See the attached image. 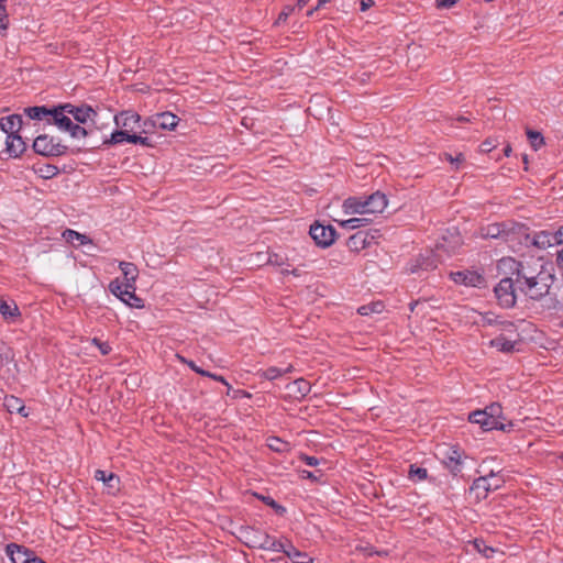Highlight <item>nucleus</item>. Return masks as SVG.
I'll use <instances>...</instances> for the list:
<instances>
[{
    "mask_svg": "<svg viewBox=\"0 0 563 563\" xmlns=\"http://www.w3.org/2000/svg\"><path fill=\"white\" fill-rule=\"evenodd\" d=\"M509 261L511 262V275L515 276L516 289L519 290V294L533 301H540L549 294L554 282V276L550 272L544 271L543 267L537 272L522 262L512 258Z\"/></svg>",
    "mask_w": 563,
    "mask_h": 563,
    "instance_id": "1",
    "label": "nucleus"
},
{
    "mask_svg": "<svg viewBox=\"0 0 563 563\" xmlns=\"http://www.w3.org/2000/svg\"><path fill=\"white\" fill-rule=\"evenodd\" d=\"M482 231L484 238L501 239L510 243L518 239L519 233L525 231V225L515 222H499L488 224Z\"/></svg>",
    "mask_w": 563,
    "mask_h": 563,
    "instance_id": "2",
    "label": "nucleus"
},
{
    "mask_svg": "<svg viewBox=\"0 0 563 563\" xmlns=\"http://www.w3.org/2000/svg\"><path fill=\"white\" fill-rule=\"evenodd\" d=\"M515 276L505 277L494 287L495 298L501 308L510 309L516 306L517 294L519 292Z\"/></svg>",
    "mask_w": 563,
    "mask_h": 563,
    "instance_id": "3",
    "label": "nucleus"
},
{
    "mask_svg": "<svg viewBox=\"0 0 563 563\" xmlns=\"http://www.w3.org/2000/svg\"><path fill=\"white\" fill-rule=\"evenodd\" d=\"M33 150L42 156H62L67 153L68 147L59 139L47 134L38 135L33 142Z\"/></svg>",
    "mask_w": 563,
    "mask_h": 563,
    "instance_id": "4",
    "label": "nucleus"
},
{
    "mask_svg": "<svg viewBox=\"0 0 563 563\" xmlns=\"http://www.w3.org/2000/svg\"><path fill=\"white\" fill-rule=\"evenodd\" d=\"M503 481L500 478H496L493 473L488 476H479L474 479L471 486V493L475 495V500L478 503L487 498L490 492L497 490Z\"/></svg>",
    "mask_w": 563,
    "mask_h": 563,
    "instance_id": "5",
    "label": "nucleus"
},
{
    "mask_svg": "<svg viewBox=\"0 0 563 563\" xmlns=\"http://www.w3.org/2000/svg\"><path fill=\"white\" fill-rule=\"evenodd\" d=\"M239 539L250 549H261L268 540V533L252 526H241L238 529Z\"/></svg>",
    "mask_w": 563,
    "mask_h": 563,
    "instance_id": "6",
    "label": "nucleus"
},
{
    "mask_svg": "<svg viewBox=\"0 0 563 563\" xmlns=\"http://www.w3.org/2000/svg\"><path fill=\"white\" fill-rule=\"evenodd\" d=\"M59 109L73 115L74 120L79 124H87L89 122L96 123L97 111L89 104L82 103L75 106L71 103H63L59 104Z\"/></svg>",
    "mask_w": 563,
    "mask_h": 563,
    "instance_id": "7",
    "label": "nucleus"
},
{
    "mask_svg": "<svg viewBox=\"0 0 563 563\" xmlns=\"http://www.w3.org/2000/svg\"><path fill=\"white\" fill-rule=\"evenodd\" d=\"M309 234L318 246L329 247L335 241L336 231L332 225H324L317 221L310 227Z\"/></svg>",
    "mask_w": 563,
    "mask_h": 563,
    "instance_id": "8",
    "label": "nucleus"
},
{
    "mask_svg": "<svg viewBox=\"0 0 563 563\" xmlns=\"http://www.w3.org/2000/svg\"><path fill=\"white\" fill-rule=\"evenodd\" d=\"M451 279L460 285L468 286V287H484L486 284V279L483 274L476 271H459L452 272L450 274Z\"/></svg>",
    "mask_w": 563,
    "mask_h": 563,
    "instance_id": "9",
    "label": "nucleus"
},
{
    "mask_svg": "<svg viewBox=\"0 0 563 563\" xmlns=\"http://www.w3.org/2000/svg\"><path fill=\"white\" fill-rule=\"evenodd\" d=\"M527 231L528 229L525 227V231L518 235V239L523 238L526 246L533 245L540 250H545L547 247L554 245L552 233L541 231L531 236Z\"/></svg>",
    "mask_w": 563,
    "mask_h": 563,
    "instance_id": "10",
    "label": "nucleus"
},
{
    "mask_svg": "<svg viewBox=\"0 0 563 563\" xmlns=\"http://www.w3.org/2000/svg\"><path fill=\"white\" fill-rule=\"evenodd\" d=\"M387 207V198L384 194L376 191L364 198L365 214L382 213Z\"/></svg>",
    "mask_w": 563,
    "mask_h": 563,
    "instance_id": "11",
    "label": "nucleus"
},
{
    "mask_svg": "<svg viewBox=\"0 0 563 563\" xmlns=\"http://www.w3.org/2000/svg\"><path fill=\"white\" fill-rule=\"evenodd\" d=\"M7 554L12 563H31L36 559L33 552L22 545L10 543L7 545Z\"/></svg>",
    "mask_w": 563,
    "mask_h": 563,
    "instance_id": "12",
    "label": "nucleus"
},
{
    "mask_svg": "<svg viewBox=\"0 0 563 563\" xmlns=\"http://www.w3.org/2000/svg\"><path fill=\"white\" fill-rule=\"evenodd\" d=\"M443 464L453 476H457L462 472V453L456 448H450L443 459Z\"/></svg>",
    "mask_w": 563,
    "mask_h": 563,
    "instance_id": "13",
    "label": "nucleus"
},
{
    "mask_svg": "<svg viewBox=\"0 0 563 563\" xmlns=\"http://www.w3.org/2000/svg\"><path fill=\"white\" fill-rule=\"evenodd\" d=\"M470 422L479 424L481 428L484 431H490V430H501V431H510L512 428V423H504L500 420L496 418H490V416L476 418V419H468Z\"/></svg>",
    "mask_w": 563,
    "mask_h": 563,
    "instance_id": "14",
    "label": "nucleus"
},
{
    "mask_svg": "<svg viewBox=\"0 0 563 563\" xmlns=\"http://www.w3.org/2000/svg\"><path fill=\"white\" fill-rule=\"evenodd\" d=\"M47 123L55 124L59 130L68 132L74 122L67 115V112L59 109L58 104L52 108V114L47 119Z\"/></svg>",
    "mask_w": 563,
    "mask_h": 563,
    "instance_id": "15",
    "label": "nucleus"
},
{
    "mask_svg": "<svg viewBox=\"0 0 563 563\" xmlns=\"http://www.w3.org/2000/svg\"><path fill=\"white\" fill-rule=\"evenodd\" d=\"M26 150V144L21 137V135H10L5 139V153H8L9 157H20L23 152Z\"/></svg>",
    "mask_w": 563,
    "mask_h": 563,
    "instance_id": "16",
    "label": "nucleus"
},
{
    "mask_svg": "<svg viewBox=\"0 0 563 563\" xmlns=\"http://www.w3.org/2000/svg\"><path fill=\"white\" fill-rule=\"evenodd\" d=\"M22 126V117L19 114H11L0 119V128L7 134L16 135Z\"/></svg>",
    "mask_w": 563,
    "mask_h": 563,
    "instance_id": "17",
    "label": "nucleus"
},
{
    "mask_svg": "<svg viewBox=\"0 0 563 563\" xmlns=\"http://www.w3.org/2000/svg\"><path fill=\"white\" fill-rule=\"evenodd\" d=\"M178 117L172 112L157 113L153 118V125L162 130H174L178 124Z\"/></svg>",
    "mask_w": 563,
    "mask_h": 563,
    "instance_id": "18",
    "label": "nucleus"
},
{
    "mask_svg": "<svg viewBox=\"0 0 563 563\" xmlns=\"http://www.w3.org/2000/svg\"><path fill=\"white\" fill-rule=\"evenodd\" d=\"M0 313L5 321L14 322L20 317V309L14 300H0Z\"/></svg>",
    "mask_w": 563,
    "mask_h": 563,
    "instance_id": "19",
    "label": "nucleus"
},
{
    "mask_svg": "<svg viewBox=\"0 0 563 563\" xmlns=\"http://www.w3.org/2000/svg\"><path fill=\"white\" fill-rule=\"evenodd\" d=\"M119 268L124 276L128 288L135 289V283L139 276V269L136 265L134 263L123 261L119 263Z\"/></svg>",
    "mask_w": 563,
    "mask_h": 563,
    "instance_id": "20",
    "label": "nucleus"
},
{
    "mask_svg": "<svg viewBox=\"0 0 563 563\" xmlns=\"http://www.w3.org/2000/svg\"><path fill=\"white\" fill-rule=\"evenodd\" d=\"M490 416V418H496L500 420L503 418V408L500 404L493 402L486 406L483 410H475L470 413L468 419H476L482 417Z\"/></svg>",
    "mask_w": 563,
    "mask_h": 563,
    "instance_id": "21",
    "label": "nucleus"
},
{
    "mask_svg": "<svg viewBox=\"0 0 563 563\" xmlns=\"http://www.w3.org/2000/svg\"><path fill=\"white\" fill-rule=\"evenodd\" d=\"M287 388L296 398H302L307 396L311 390V385L303 378H298L287 385Z\"/></svg>",
    "mask_w": 563,
    "mask_h": 563,
    "instance_id": "22",
    "label": "nucleus"
},
{
    "mask_svg": "<svg viewBox=\"0 0 563 563\" xmlns=\"http://www.w3.org/2000/svg\"><path fill=\"white\" fill-rule=\"evenodd\" d=\"M24 113L31 120H45L47 122V119L52 114V108H47L46 106L27 107L24 109Z\"/></svg>",
    "mask_w": 563,
    "mask_h": 563,
    "instance_id": "23",
    "label": "nucleus"
},
{
    "mask_svg": "<svg viewBox=\"0 0 563 563\" xmlns=\"http://www.w3.org/2000/svg\"><path fill=\"white\" fill-rule=\"evenodd\" d=\"M364 199L360 197H350L344 200L343 207L347 213L365 214Z\"/></svg>",
    "mask_w": 563,
    "mask_h": 563,
    "instance_id": "24",
    "label": "nucleus"
},
{
    "mask_svg": "<svg viewBox=\"0 0 563 563\" xmlns=\"http://www.w3.org/2000/svg\"><path fill=\"white\" fill-rule=\"evenodd\" d=\"M286 555L294 563H311L312 562V558H310L308 555V553L298 550L290 542L287 543Z\"/></svg>",
    "mask_w": 563,
    "mask_h": 563,
    "instance_id": "25",
    "label": "nucleus"
},
{
    "mask_svg": "<svg viewBox=\"0 0 563 563\" xmlns=\"http://www.w3.org/2000/svg\"><path fill=\"white\" fill-rule=\"evenodd\" d=\"M63 238L66 240V242L71 244H74L75 241H78L79 245L92 244V240L89 236L71 229H66L63 232Z\"/></svg>",
    "mask_w": 563,
    "mask_h": 563,
    "instance_id": "26",
    "label": "nucleus"
},
{
    "mask_svg": "<svg viewBox=\"0 0 563 563\" xmlns=\"http://www.w3.org/2000/svg\"><path fill=\"white\" fill-rule=\"evenodd\" d=\"M140 115L137 113L123 111L120 114L114 115V120L117 125L122 124L124 128H132V123H136L140 121Z\"/></svg>",
    "mask_w": 563,
    "mask_h": 563,
    "instance_id": "27",
    "label": "nucleus"
},
{
    "mask_svg": "<svg viewBox=\"0 0 563 563\" xmlns=\"http://www.w3.org/2000/svg\"><path fill=\"white\" fill-rule=\"evenodd\" d=\"M365 236L363 238V233H361L360 231H357L356 233L352 234L347 241H346V246L349 247L350 251L352 252H361L362 250L365 249Z\"/></svg>",
    "mask_w": 563,
    "mask_h": 563,
    "instance_id": "28",
    "label": "nucleus"
},
{
    "mask_svg": "<svg viewBox=\"0 0 563 563\" xmlns=\"http://www.w3.org/2000/svg\"><path fill=\"white\" fill-rule=\"evenodd\" d=\"M126 284H123L119 278L113 279L109 284V290L118 297L121 301L125 300L126 291H128Z\"/></svg>",
    "mask_w": 563,
    "mask_h": 563,
    "instance_id": "29",
    "label": "nucleus"
},
{
    "mask_svg": "<svg viewBox=\"0 0 563 563\" xmlns=\"http://www.w3.org/2000/svg\"><path fill=\"white\" fill-rule=\"evenodd\" d=\"M490 345L500 352L510 353L515 350V343L500 335L490 341Z\"/></svg>",
    "mask_w": 563,
    "mask_h": 563,
    "instance_id": "30",
    "label": "nucleus"
},
{
    "mask_svg": "<svg viewBox=\"0 0 563 563\" xmlns=\"http://www.w3.org/2000/svg\"><path fill=\"white\" fill-rule=\"evenodd\" d=\"M385 306L382 301L369 302L367 305H363L357 309V312L361 316H371L373 313L383 312Z\"/></svg>",
    "mask_w": 563,
    "mask_h": 563,
    "instance_id": "31",
    "label": "nucleus"
},
{
    "mask_svg": "<svg viewBox=\"0 0 563 563\" xmlns=\"http://www.w3.org/2000/svg\"><path fill=\"white\" fill-rule=\"evenodd\" d=\"M262 550L283 552L286 555L287 544L280 540H276L268 534V540L265 541V547H263Z\"/></svg>",
    "mask_w": 563,
    "mask_h": 563,
    "instance_id": "32",
    "label": "nucleus"
},
{
    "mask_svg": "<svg viewBox=\"0 0 563 563\" xmlns=\"http://www.w3.org/2000/svg\"><path fill=\"white\" fill-rule=\"evenodd\" d=\"M256 498L262 500L265 505L273 508L275 512L279 516H283L286 512V508L279 505L276 500H274L271 496H265L262 494H254Z\"/></svg>",
    "mask_w": 563,
    "mask_h": 563,
    "instance_id": "33",
    "label": "nucleus"
},
{
    "mask_svg": "<svg viewBox=\"0 0 563 563\" xmlns=\"http://www.w3.org/2000/svg\"><path fill=\"white\" fill-rule=\"evenodd\" d=\"M408 477L413 482H421L428 477V471L424 467L411 464L409 466Z\"/></svg>",
    "mask_w": 563,
    "mask_h": 563,
    "instance_id": "34",
    "label": "nucleus"
},
{
    "mask_svg": "<svg viewBox=\"0 0 563 563\" xmlns=\"http://www.w3.org/2000/svg\"><path fill=\"white\" fill-rule=\"evenodd\" d=\"M3 405L10 413H13L16 412V410L19 409H22L23 400L13 395H9L4 397Z\"/></svg>",
    "mask_w": 563,
    "mask_h": 563,
    "instance_id": "35",
    "label": "nucleus"
},
{
    "mask_svg": "<svg viewBox=\"0 0 563 563\" xmlns=\"http://www.w3.org/2000/svg\"><path fill=\"white\" fill-rule=\"evenodd\" d=\"M527 136L534 151H538L542 145H544V137L540 132L529 129L527 130Z\"/></svg>",
    "mask_w": 563,
    "mask_h": 563,
    "instance_id": "36",
    "label": "nucleus"
},
{
    "mask_svg": "<svg viewBox=\"0 0 563 563\" xmlns=\"http://www.w3.org/2000/svg\"><path fill=\"white\" fill-rule=\"evenodd\" d=\"M369 222H371V219H368V218H351V219L341 221L340 224L343 228L354 230V229H358L361 227H365V225L369 224Z\"/></svg>",
    "mask_w": 563,
    "mask_h": 563,
    "instance_id": "37",
    "label": "nucleus"
},
{
    "mask_svg": "<svg viewBox=\"0 0 563 563\" xmlns=\"http://www.w3.org/2000/svg\"><path fill=\"white\" fill-rule=\"evenodd\" d=\"M128 131L126 130H115L112 132L110 139L104 140L103 144L106 145H115L120 144L124 141L128 142Z\"/></svg>",
    "mask_w": 563,
    "mask_h": 563,
    "instance_id": "38",
    "label": "nucleus"
},
{
    "mask_svg": "<svg viewBox=\"0 0 563 563\" xmlns=\"http://www.w3.org/2000/svg\"><path fill=\"white\" fill-rule=\"evenodd\" d=\"M125 300H122L125 305L132 308H143V300L136 296L135 289H128Z\"/></svg>",
    "mask_w": 563,
    "mask_h": 563,
    "instance_id": "39",
    "label": "nucleus"
},
{
    "mask_svg": "<svg viewBox=\"0 0 563 563\" xmlns=\"http://www.w3.org/2000/svg\"><path fill=\"white\" fill-rule=\"evenodd\" d=\"M257 375L261 377V378H265L267 380H274L280 376H283V372H282V368H278L276 366H271L264 371H260L257 373Z\"/></svg>",
    "mask_w": 563,
    "mask_h": 563,
    "instance_id": "40",
    "label": "nucleus"
},
{
    "mask_svg": "<svg viewBox=\"0 0 563 563\" xmlns=\"http://www.w3.org/2000/svg\"><path fill=\"white\" fill-rule=\"evenodd\" d=\"M268 448L275 452H284L287 450L288 443L277 437H271L268 438Z\"/></svg>",
    "mask_w": 563,
    "mask_h": 563,
    "instance_id": "41",
    "label": "nucleus"
},
{
    "mask_svg": "<svg viewBox=\"0 0 563 563\" xmlns=\"http://www.w3.org/2000/svg\"><path fill=\"white\" fill-rule=\"evenodd\" d=\"M128 142L133 144H141L147 147H152L154 145L150 137L130 133H128Z\"/></svg>",
    "mask_w": 563,
    "mask_h": 563,
    "instance_id": "42",
    "label": "nucleus"
},
{
    "mask_svg": "<svg viewBox=\"0 0 563 563\" xmlns=\"http://www.w3.org/2000/svg\"><path fill=\"white\" fill-rule=\"evenodd\" d=\"M68 133L74 139H82V137L88 136L89 131L86 128L80 126L79 123H73Z\"/></svg>",
    "mask_w": 563,
    "mask_h": 563,
    "instance_id": "43",
    "label": "nucleus"
},
{
    "mask_svg": "<svg viewBox=\"0 0 563 563\" xmlns=\"http://www.w3.org/2000/svg\"><path fill=\"white\" fill-rule=\"evenodd\" d=\"M96 479L104 482H115L119 483V477L113 473L107 474L106 471L97 470L95 474Z\"/></svg>",
    "mask_w": 563,
    "mask_h": 563,
    "instance_id": "44",
    "label": "nucleus"
},
{
    "mask_svg": "<svg viewBox=\"0 0 563 563\" xmlns=\"http://www.w3.org/2000/svg\"><path fill=\"white\" fill-rule=\"evenodd\" d=\"M296 5H286L278 14L277 20L275 21L276 25L284 23L287 21L288 16L296 10Z\"/></svg>",
    "mask_w": 563,
    "mask_h": 563,
    "instance_id": "45",
    "label": "nucleus"
},
{
    "mask_svg": "<svg viewBox=\"0 0 563 563\" xmlns=\"http://www.w3.org/2000/svg\"><path fill=\"white\" fill-rule=\"evenodd\" d=\"M91 343L100 350L102 355H108L112 350L108 342H102L98 338H93Z\"/></svg>",
    "mask_w": 563,
    "mask_h": 563,
    "instance_id": "46",
    "label": "nucleus"
},
{
    "mask_svg": "<svg viewBox=\"0 0 563 563\" xmlns=\"http://www.w3.org/2000/svg\"><path fill=\"white\" fill-rule=\"evenodd\" d=\"M497 146V140L488 137L481 144V151L484 153H489Z\"/></svg>",
    "mask_w": 563,
    "mask_h": 563,
    "instance_id": "47",
    "label": "nucleus"
},
{
    "mask_svg": "<svg viewBox=\"0 0 563 563\" xmlns=\"http://www.w3.org/2000/svg\"><path fill=\"white\" fill-rule=\"evenodd\" d=\"M7 20H8V14H7V9L4 5V2H0V33L2 31H5L8 27V24L3 23Z\"/></svg>",
    "mask_w": 563,
    "mask_h": 563,
    "instance_id": "48",
    "label": "nucleus"
},
{
    "mask_svg": "<svg viewBox=\"0 0 563 563\" xmlns=\"http://www.w3.org/2000/svg\"><path fill=\"white\" fill-rule=\"evenodd\" d=\"M301 476H302L303 478H309V479H311V481H313V482H318V481H320V478L323 476V474H322L320 471L310 472V471H306V470H303V471L301 472Z\"/></svg>",
    "mask_w": 563,
    "mask_h": 563,
    "instance_id": "49",
    "label": "nucleus"
},
{
    "mask_svg": "<svg viewBox=\"0 0 563 563\" xmlns=\"http://www.w3.org/2000/svg\"><path fill=\"white\" fill-rule=\"evenodd\" d=\"M43 177L52 178L58 174V168L55 165H45V169H41Z\"/></svg>",
    "mask_w": 563,
    "mask_h": 563,
    "instance_id": "50",
    "label": "nucleus"
},
{
    "mask_svg": "<svg viewBox=\"0 0 563 563\" xmlns=\"http://www.w3.org/2000/svg\"><path fill=\"white\" fill-rule=\"evenodd\" d=\"M299 459L308 466H317L320 463V460L318 457L310 456L307 454H301Z\"/></svg>",
    "mask_w": 563,
    "mask_h": 563,
    "instance_id": "51",
    "label": "nucleus"
},
{
    "mask_svg": "<svg viewBox=\"0 0 563 563\" xmlns=\"http://www.w3.org/2000/svg\"><path fill=\"white\" fill-rule=\"evenodd\" d=\"M267 263L275 266H280L284 264V258L278 254H271L268 256Z\"/></svg>",
    "mask_w": 563,
    "mask_h": 563,
    "instance_id": "52",
    "label": "nucleus"
},
{
    "mask_svg": "<svg viewBox=\"0 0 563 563\" xmlns=\"http://www.w3.org/2000/svg\"><path fill=\"white\" fill-rule=\"evenodd\" d=\"M187 365L197 374L201 376L209 375L208 371L202 369L201 367L197 366L194 361L187 362Z\"/></svg>",
    "mask_w": 563,
    "mask_h": 563,
    "instance_id": "53",
    "label": "nucleus"
},
{
    "mask_svg": "<svg viewBox=\"0 0 563 563\" xmlns=\"http://www.w3.org/2000/svg\"><path fill=\"white\" fill-rule=\"evenodd\" d=\"M459 0H435L438 8H451L453 7Z\"/></svg>",
    "mask_w": 563,
    "mask_h": 563,
    "instance_id": "54",
    "label": "nucleus"
},
{
    "mask_svg": "<svg viewBox=\"0 0 563 563\" xmlns=\"http://www.w3.org/2000/svg\"><path fill=\"white\" fill-rule=\"evenodd\" d=\"M554 244H563V227L552 233Z\"/></svg>",
    "mask_w": 563,
    "mask_h": 563,
    "instance_id": "55",
    "label": "nucleus"
},
{
    "mask_svg": "<svg viewBox=\"0 0 563 563\" xmlns=\"http://www.w3.org/2000/svg\"><path fill=\"white\" fill-rule=\"evenodd\" d=\"M206 377H210L217 382H221L222 384H224L228 387V389L231 388L230 384L227 382V379L223 376H220V375L209 372V375H206Z\"/></svg>",
    "mask_w": 563,
    "mask_h": 563,
    "instance_id": "56",
    "label": "nucleus"
},
{
    "mask_svg": "<svg viewBox=\"0 0 563 563\" xmlns=\"http://www.w3.org/2000/svg\"><path fill=\"white\" fill-rule=\"evenodd\" d=\"M446 156V159L451 163V164H460L462 162H464V156L463 154H459L456 155L455 157H453L451 154H445Z\"/></svg>",
    "mask_w": 563,
    "mask_h": 563,
    "instance_id": "57",
    "label": "nucleus"
},
{
    "mask_svg": "<svg viewBox=\"0 0 563 563\" xmlns=\"http://www.w3.org/2000/svg\"><path fill=\"white\" fill-rule=\"evenodd\" d=\"M360 232L363 233V238L365 236V241H364L365 249L371 246L372 243L374 242L375 235H373V234H371V233H368L366 231H360Z\"/></svg>",
    "mask_w": 563,
    "mask_h": 563,
    "instance_id": "58",
    "label": "nucleus"
},
{
    "mask_svg": "<svg viewBox=\"0 0 563 563\" xmlns=\"http://www.w3.org/2000/svg\"><path fill=\"white\" fill-rule=\"evenodd\" d=\"M374 4L373 0H361V11H366Z\"/></svg>",
    "mask_w": 563,
    "mask_h": 563,
    "instance_id": "59",
    "label": "nucleus"
},
{
    "mask_svg": "<svg viewBox=\"0 0 563 563\" xmlns=\"http://www.w3.org/2000/svg\"><path fill=\"white\" fill-rule=\"evenodd\" d=\"M556 265L563 271V249L556 254Z\"/></svg>",
    "mask_w": 563,
    "mask_h": 563,
    "instance_id": "60",
    "label": "nucleus"
},
{
    "mask_svg": "<svg viewBox=\"0 0 563 563\" xmlns=\"http://www.w3.org/2000/svg\"><path fill=\"white\" fill-rule=\"evenodd\" d=\"M16 413L21 415L22 417H27L29 416V410L26 409V407L23 404L22 405V409L16 410Z\"/></svg>",
    "mask_w": 563,
    "mask_h": 563,
    "instance_id": "61",
    "label": "nucleus"
},
{
    "mask_svg": "<svg viewBox=\"0 0 563 563\" xmlns=\"http://www.w3.org/2000/svg\"><path fill=\"white\" fill-rule=\"evenodd\" d=\"M309 0H297V3H296V7L298 10H301L307 3H308Z\"/></svg>",
    "mask_w": 563,
    "mask_h": 563,
    "instance_id": "62",
    "label": "nucleus"
},
{
    "mask_svg": "<svg viewBox=\"0 0 563 563\" xmlns=\"http://www.w3.org/2000/svg\"><path fill=\"white\" fill-rule=\"evenodd\" d=\"M455 120H456L457 122H470V121H471V119H470V118L464 117V115H459V117H456V118H455Z\"/></svg>",
    "mask_w": 563,
    "mask_h": 563,
    "instance_id": "63",
    "label": "nucleus"
},
{
    "mask_svg": "<svg viewBox=\"0 0 563 563\" xmlns=\"http://www.w3.org/2000/svg\"><path fill=\"white\" fill-rule=\"evenodd\" d=\"M510 153H511V146H510V144H507V145L505 146V148H504V155H505V156H509V155H510Z\"/></svg>",
    "mask_w": 563,
    "mask_h": 563,
    "instance_id": "64",
    "label": "nucleus"
}]
</instances>
